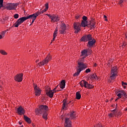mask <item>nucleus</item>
Wrapping results in <instances>:
<instances>
[{"label":"nucleus","instance_id":"f257e3e1","mask_svg":"<svg viewBox=\"0 0 127 127\" xmlns=\"http://www.w3.org/2000/svg\"><path fill=\"white\" fill-rule=\"evenodd\" d=\"M38 16V14H37V12L31 14V15H29L25 17H22L20 18H19L17 21L13 24V26L14 27H18L20 24L23 23L25 20H27V19H30L32 20L31 24L30 25H32L33 22L35 21V19H36V18Z\"/></svg>","mask_w":127,"mask_h":127},{"label":"nucleus","instance_id":"f03ea898","mask_svg":"<svg viewBox=\"0 0 127 127\" xmlns=\"http://www.w3.org/2000/svg\"><path fill=\"white\" fill-rule=\"evenodd\" d=\"M38 113L43 115L44 120H47L48 116V106L46 105H41L39 108Z\"/></svg>","mask_w":127,"mask_h":127},{"label":"nucleus","instance_id":"7ed1b4c3","mask_svg":"<svg viewBox=\"0 0 127 127\" xmlns=\"http://www.w3.org/2000/svg\"><path fill=\"white\" fill-rule=\"evenodd\" d=\"M118 77V66H115L111 68L110 79L114 81Z\"/></svg>","mask_w":127,"mask_h":127},{"label":"nucleus","instance_id":"20e7f679","mask_svg":"<svg viewBox=\"0 0 127 127\" xmlns=\"http://www.w3.org/2000/svg\"><path fill=\"white\" fill-rule=\"evenodd\" d=\"M17 5H18V3H7L5 5V8L7 10H15Z\"/></svg>","mask_w":127,"mask_h":127},{"label":"nucleus","instance_id":"39448f33","mask_svg":"<svg viewBox=\"0 0 127 127\" xmlns=\"http://www.w3.org/2000/svg\"><path fill=\"white\" fill-rule=\"evenodd\" d=\"M52 59V57L50 55H48L46 58L42 61V62H40L38 64V65L39 66H44V65H47L48 64V63L50 62V61H51Z\"/></svg>","mask_w":127,"mask_h":127},{"label":"nucleus","instance_id":"423d86ee","mask_svg":"<svg viewBox=\"0 0 127 127\" xmlns=\"http://www.w3.org/2000/svg\"><path fill=\"white\" fill-rule=\"evenodd\" d=\"M59 85H58L53 90H51L50 89H47L46 90V93L47 96H48L50 98H53V96L54 95V93L56 92H59V90H57V88H58Z\"/></svg>","mask_w":127,"mask_h":127},{"label":"nucleus","instance_id":"0eeeda50","mask_svg":"<svg viewBox=\"0 0 127 127\" xmlns=\"http://www.w3.org/2000/svg\"><path fill=\"white\" fill-rule=\"evenodd\" d=\"M79 84L81 87H84V88H86V89H93V88H94V86L89 84L88 82L84 80H81L79 82Z\"/></svg>","mask_w":127,"mask_h":127},{"label":"nucleus","instance_id":"6e6552de","mask_svg":"<svg viewBox=\"0 0 127 127\" xmlns=\"http://www.w3.org/2000/svg\"><path fill=\"white\" fill-rule=\"evenodd\" d=\"M46 15L49 16V17L51 19V22H58L60 20V17L58 15L53 14L51 15L50 14H46Z\"/></svg>","mask_w":127,"mask_h":127},{"label":"nucleus","instance_id":"1a4fd4ad","mask_svg":"<svg viewBox=\"0 0 127 127\" xmlns=\"http://www.w3.org/2000/svg\"><path fill=\"white\" fill-rule=\"evenodd\" d=\"M81 53L80 58L79 59L78 61L79 62H83L84 61V59L88 56V51L87 50H83L81 51Z\"/></svg>","mask_w":127,"mask_h":127},{"label":"nucleus","instance_id":"9d476101","mask_svg":"<svg viewBox=\"0 0 127 127\" xmlns=\"http://www.w3.org/2000/svg\"><path fill=\"white\" fill-rule=\"evenodd\" d=\"M87 66L82 62L78 63V66L77 67V70H78V72H81L83 71L84 69H86Z\"/></svg>","mask_w":127,"mask_h":127},{"label":"nucleus","instance_id":"9b49d317","mask_svg":"<svg viewBox=\"0 0 127 127\" xmlns=\"http://www.w3.org/2000/svg\"><path fill=\"white\" fill-rule=\"evenodd\" d=\"M93 39V37H92V35L90 34L83 36L81 38V41H83V42H87V41H90Z\"/></svg>","mask_w":127,"mask_h":127},{"label":"nucleus","instance_id":"f8f14e48","mask_svg":"<svg viewBox=\"0 0 127 127\" xmlns=\"http://www.w3.org/2000/svg\"><path fill=\"white\" fill-rule=\"evenodd\" d=\"M33 87L35 93V96H40L41 94V90L37 86V84H33Z\"/></svg>","mask_w":127,"mask_h":127},{"label":"nucleus","instance_id":"ddd939ff","mask_svg":"<svg viewBox=\"0 0 127 127\" xmlns=\"http://www.w3.org/2000/svg\"><path fill=\"white\" fill-rule=\"evenodd\" d=\"M81 25H80V22H76L73 24V28L74 29V32L75 33H78L80 31V27Z\"/></svg>","mask_w":127,"mask_h":127},{"label":"nucleus","instance_id":"4468645a","mask_svg":"<svg viewBox=\"0 0 127 127\" xmlns=\"http://www.w3.org/2000/svg\"><path fill=\"white\" fill-rule=\"evenodd\" d=\"M66 30V25L64 23H62L60 28L59 32L61 34H64L65 31Z\"/></svg>","mask_w":127,"mask_h":127},{"label":"nucleus","instance_id":"2eb2a0df","mask_svg":"<svg viewBox=\"0 0 127 127\" xmlns=\"http://www.w3.org/2000/svg\"><path fill=\"white\" fill-rule=\"evenodd\" d=\"M23 77V74H18L14 77V80L17 82H21V81H22Z\"/></svg>","mask_w":127,"mask_h":127},{"label":"nucleus","instance_id":"dca6fc26","mask_svg":"<svg viewBox=\"0 0 127 127\" xmlns=\"http://www.w3.org/2000/svg\"><path fill=\"white\" fill-rule=\"evenodd\" d=\"M64 127H72V123L69 118L65 119Z\"/></svg>","mask_w":127,"mask_h":127},{"label":"nucleus","instance_id":"f3484780","mask_svg":"<svg viewBox=\"0 0 127 127\" xmlns=\"http://www.w3.org/2000/svg\"><path fill=\"white\" fill-rule=\"evenodd\" d=\"M63 104L62 109L66 110V109H67V106H68V105H69V104L71 103V101L68 102L67 101V99H65L63 100Z\"/></svg>","mask_w":127,"mask_h":127},{"label":"nucleus","instance_id":"a211bd4d","mask_svg":"<svg viewBox=\"0 0 127 127\" xmlns=\"http://www.w3.org/2000/svg\"><path fill=\"white\" fill-rule=\"evenodd\" d=\"M17 113L19 115L22 116V115H24V114H25V111L22 107L20 106L17 109Z\"/></svg>","mask_w":127,"mask_h":127},{"label":"nucleus","instance_id":"6ab92c4d","mask_svg":"<svg viewBox=\"0 0 127 127\" xmlns=\"http://www.w3.org/2000/svg\"><path fill=\"white\" fill-rule=\"evenodd\" d=\"M45 7L46 8L44 10H43L42 11L37 12V13L38 15H40V14H42V13H43L44 12H45V11H47V10L48 9V7H49L48 2L46 3Z\"/></svg>","mask_w":127,"mask_h":127},{"label":"nucleus","instance_id":"aec40b11","mask_svg":"<svg viewBox=\"0 0 127 127\" xmlns=\"http://www.w3.org/2000/svg\"><path fill=\"white\" fill-rule=\"evenodd\" d=\"M96 43V40L94 39H92L91 40L88 41L87 43L88 47H92Z\"/></svg>","mask_w":127,"mask_h":127},{"label":"nucleus","instance_id":"412c9836","mask_svg":"<svg viewBox=\"0 0 127 127\" xmlns=\"http://www.w3.org/2000/svg\"><path fill=\"white\" fill-rule=\"evenodd\" d=\"M57 33H58V28H56L55 29V31L54 33V35H53V39L52 40V42H53V41H54V40H55V39L56 38V36H57Z\"/></svg>","mask_w":127,"mask_h":127},{"label":"nucleus","instance_id":"4be33fe9","mask_svg":"<svg viewBox=\"0 0 127 127\" xmlns=\"http://www.w3.org/2000/svg\"><path fill=\"white\" fill-rule=\"evenodd\" d=\"M66 85V82L64 80H63L60 84V87L61 89H64L65 88V85Z\"/></svg>","mask_w":127,"mask_h":127},{"label":"nucleus","instance_id":"5701e85b","mask_svg":"<svg viewBox=\"0 0 127 127\" xmlns=\"http://www.w3.org/2000/svg\"><path fill=\"white\" fill-rule=\"evenodd\" d=\"M70 118L71 119H75L76 118V112L72 111L70 114Z\"/></svg>","mask_w":127,"mask_h":127},{"label":"nucleus","instance_id":"b1692460","mask_svg":"<svg viewBox=\"0 0 127 127\" xmlns=\"http://www.w3.org/2000/svg\"><path fill=\"white\" fill-rule=\"evenodd\" d=\"M24 119L25 120V122H26V123H28V124H31V120L27 116L24 115Z\"/></svg>","mask_w":127,"mask_h":127},{"label":"nucleus","instance_id":"393cba45","mask_svg":"<svg viewBox=\"0 0 127 127\" xmlns=\"http://www.w3.org/2000/svg\"><path fill=\"white\" fill-rule=\"evenodd\" d=\"M91 80H98V76L95 73L92 74L90 77Z\"/></svg>","mask_w":127,"mask_h":127},{"label":"nucleus","instance_id":"a878e982","mask_svg":"<svg viewBox=\"0 0 127 127\" xmlns=\"http://www.w3.org/2000/svg\"><path fill=\"white\" fill-rule=\"evenodd\" d=\"M87 21H82L80 26H82V27H86L87 26Z\"/></svg>","mask_w":127,"mask_h":127},{"label":"nucleus","instance_id":"bb28decb","mask_svg":"<svg viewBox=\"0 0 127 127\" xmlns=\"http://www.w3.org/2000/svg\"><path fill=\"white\" fill-rule=\"evenodd\" d=\"M76 99L77 100H80V99H81V94L79 91L76 93Z\"/></svg>","mask_w":127,"mask_h":127},{"label":"nucleus","instance_id":"cd10ccee","mask_svg":"<svg viewBox=\"0 0 127 127\" xmlns=\"http://www.w3.org/2000/svg\"><path fill=\"white\" fill-rule=\"evenodd\" d=\"M121 95H122V96H124V99H127V93H126V92L124 90H121Z\"/></svg>","mask_w":127,"mask_h":127},{"label":"nucleus","instance_id":"c85d7f7f","mask_svg":"<svg viewBox=\"0 0 127 127\" xmlns=\"http://www.w3.org/2000/svg\"><path fill=\"white\" fill-rule=\"evenodd\" d=\"M0 53L2 55H7V53H6V52H5V51H4L3 50H0Z\"/></svg>","mask_w":127,"mask_h":127},{"label":"nucleus","instance_id":"c756f323","mask_svg":"<svg viewBox=\"0 0 127 127\" xmlns=\"http://www.w3.org/2000/svg\"><path fill=\"white\" fill-rule=\"evenodd\" d=\"M127 1V0H119L118 4H120V5H123V3L124 2H126Z\"/></svg>","mask_w":127,"mask_h":127},{"label":"nucleus","instance_id":"7c9ffc66","mask_svg":"<svg viewBox=\"0 0 127 127\" xmlns=\"http://www.w3.org/2000/svg\"><path fill=\"white\" fill-rule=\"evenodd\" d=\"M1 7H4L3 5V0H0V8H1Z\"/></svg>","mask_w":127,"mask_h":127},{"label":"nucleus","instance_id":"2f4dec72","mask_svg":"<svg viewBox=\"0 0 127 127\" xmlns=\"http://www.w3.org/2000/svg\"><path fill=\"white\" fill-rule=\"evenodd\" d=\"M90 26L91 27H95V21L92 20L90 21Z\"/></svg>","mask_w":127,"mask_h":127},{"label":"nucleus","instance_id":"473e14b6","mask_svg":"<svg viewBox=\"0 0 127 127\" xmlns=\"http://www.w3.org/2000/svg\"><path fill=\"white\" fill-rule=\"evenodd\" d=\"M80 73H81V71H79V70H78L77 69V72H75V73L73 74V76H74V77H76V76H78L79 74H80Z\"/></svg>","mask_w":127,"mask_h":127},{"label":"nucleus","instance_id":"72a5a7b5","mask_svg":"<svg viewBox=\"0 0 127 127\" xmlns=\"http://www.w3.org/2000/svg\"><path fill=\"white\" fill-rule=\"evenodd\" d=\"M87 16H83L82 17V19L83 20V21H87Z\"/></svg>","mask_w":127,"mask_h":127},{"label":"nucleus","instance_id":"f704fd0d","mask_svg":"<svg viewBox=\"0 0 127 127\" xmlns=\"http://www.w3.org/2000/svg\"><path fill=\"white\" fill-rule=\"evenodd\" d=\"M108 116L109 117V118H114V117H115L114 116V114H112V113H110L108 114Z\"/></svg>","mask_w":127,"mask_h":127},{"label":"nucleus","instance_id":"c9c22d12","mask_svg":"<svg viewBox=\"0 0 127 127\" xmlns=\"http://www.w3.org/2000/svg\"><path fill=\"white\" fill-rule=\"evenodd\" d=\"M19 15H18V14H15V15H14V18H18Z\"/></svg>","mask_w":127,"mask_h":127},{"label":"nucleus","instance_id":"e433bc0d","mask_svg":"<svg viewBox=\"0 0 127 127\" xmlns=\"http://www.w3.org/2000/svg\"><path fill=\"white\" fill-rule=\"evenodd\" d=\"M91 72V69L90 68H87L85 70V73H90Z\"/></svg>","mask_w":127,"mask_h":127},{"label":"nucleus","instance_id":"4c0bfd02","mask_svg":"<svg viewBox=\"0 0 127 127\" xmlns=\"http://www.w3.org/2000/svg\"><path fill=\"white\" fill-rule=\"evenodd\" d=\"M122 86H127V83L126 82H124V81L122 82Z\"/></svg>","mask_w":127,"mask_h":127},{"label":"nucleus","instance_id":"58836bf2","mask_svg":"<svg viewBox=\"0 0 127 127\" xmlns=\"http://www.w3.org/2000/svg\"><path fill=\"white\" fill-rule=\"evenodd\" d=\"M117 96H118V97H119L118 98H119V99L122 98V94L121 93H118Z\"/></svg>","mask_w":127,"mask_h":127},{"label":"nucleus","instance_id":"ea45409f","mask_svg":"<svg viewBox=\"0 0 127 127\" xmlns=\"http://www.w3.org/2000/svg\"><path fill=\"white\" fill-rule=\"evenodd\" d=\"M104 18L105 19V21H108V19H107V16L104 15Z\"/></svg>","mask_w":127,"mask_h":127},{"label":"nucleus","instance_id":"a19ab883","mask_svg":"<svg viewBox=\"0 0 127 127\" xmlns=\"http://www.w3.org/2000/svg\"><path fill=\"white\" fill-rule=\"evenodd\" d=\"M111 114H113V116H115L116 115V111H115V110H113V112L112 113H111Z\"/></svg>","mask_w":127,"mask_h":127},{"label":"nucleus","instance_id":"79ce46f5","mask_svg":"<svg viewBox=\"0 0 127 127\" xmlns=\"http://www.w3.org/2000/svg\"><path fill=\"white\" fill-rule=\"evenodd\" d=\"M94 127H102V126L100 125H95Z\"/></svg>","mask_w":127,"mask_h":127},{"label":"nucleus","instance_id":"37998d69","mask_svg":"<svg viewBox=\"0 0 127 127\" xmlns=\"http://www.w3.org/2000/svg\"><path fill=\"white\" fill-rule=\"evenodd\" d=\"M94 67H97V63L94 64Z\"/></svg>","mask_w":127,"mask_h":127},{"label":"nucleus","instance_id":"c03bdc74","mask_svg":"<svg viewBox=\"0 0 127 127\" xmlns=\"http://www.w3.org/2000/svg\"><path fill=\"white\" fill-rule=\"evenodd\" d=\"M0 39H2V36L0 35Z\"/></svg>","mask_w":127,"mask_h":127},{"label":"nucleus","instance_id":"a18cd8bd","mask_svg":"<svg viewBox=\"0 0 127 127\" xmlns=\"http://www.w3.org/2000/svg\"><path fill=\"white\" fill-rule=\"evenodd\" d=\"M38 62H39V60H37L36 61V63H38Z\"/></svg>","mask_w":127,"mask_h":127},{"label":"nucleus","instance_id":"49530a36","mask_svg":"<svg viewBox=\"0 0 127 127\" xmlns=\"http://www.w3.org/2000/svg\"><path fill=\"white\" fill-rule=\"evenodd\" d=\"M120 99V98H118L117 99H116V100H115V102H117V101H118V100H119Z\"/></svg>","mask_w":127,"mask_h":127},{"label":"nucleus","instance_id":"de8ad7c7","mask_svg":"<svg viewBox=\"0 0 127 127\" xmlns=\"http://www.w3.org/2000/svg\"><path fill=\"white\" fill-rule=\"evenodd\" d=\"M123 87H124V89H126V88H127V86H126V85L123 86Z\"/></svg>","mask_w":127,"mask_h":127},{"label":"nucleus","instance_id":"09e8293b","mask_svg":"<svg viewBox=\"0 0 127 127\" xmlns=\"http://www.w3.org/2000/svg\"><path fill=\"white\" fill-rule=\"evenodd\" d=\"M2 33H3V34H5V32L3 31L2 32Z\"/></svg>","mask_w":127,"mask_h":127},{"label":"nucleus","instance_id":"8fccbe9b","mask_svg":"<svg viewBox=\"0 0 127 127\" xmlns=\"http://www.w3.org/2000/svg\"><path fill=\"white\" fill-rule=\"evenodd\" d=\"M22 124V123H21V122H19V124L20 125H21Z\"/></svg>","mask_w":127,"mask_h":127},{"label":"nucleus","instance_id":"3c124183","mask_svg":"<svg viewBox=\"0 0 127 127\" xmlns=\"http://www.w3.org/2000/svg\"><path fill=\"white\" fill-rule=\"evenodd\" d=\"M76 18L77 19H78V18H79V16H76Z\"/></svg>","mask_w":127,"mask_h":127},{"label":"nucleus","instance_id":"603ef678","mask_svg":"<svg viewBox=\"0 0 127 127\" xmlns=\"http://www.w3.org/2000/svg\"><path fill=\"white\" fill-rule=\"evenodd\" d=\"M124 46L125 47V46H126V45L125 44H123V47H124Z\"/></svg>","mask_w":127,"mask_h":127},{"label":"nucleus","instance_id":"864d4df0","mask_svg":"<svg viewBox=\"0 0 127 127\" xmlns=\"http://www.w3.org/2000/svg\"><path fill=\"white\" fill-rule=\"evenodd\" d=\"M0 90H2V88L1 87H0Z\"/></svg>","mask_w":127,"mask_h":127},{"label":"nucleus","instance_id":"5fc2aeb1","mask_svg":"<svg viewBox=\"0 0 127 127\" xmlns=\"http://www.w3.org/2000/svg\"><path fill=\"white\" fill-rule=\"evenodd\" d=\"M32 126H33V127H34V124H33Z\"/></svg>","mask_w":127,"mask_h":127},{"label":"nucleus","instance_id":"6e6d98bb","mask_svg":"<svg viewBox=\"0 0 127 127\" xmlns=\"http://www.w3.org/2000/svg\"><path fill=\"white\" fill-rule=\"evenodd\" d=\"M126 111H127V108H126Z\"/></svg>","mask_w":127,"mask_h":127}]
</instances>
